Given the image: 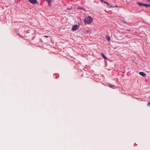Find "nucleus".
Segmentation results:
<instances>
[{
	"instance_id": "f257e3e1",
	"label": "nucleus",
	"mask_w": 150,
	"mask_h": 150,
	"mask_svg": "<svg viewBox=\"0 0 150 150\" xmlns=\"http://www.w3.org/2000/svg\"><path fill=\"white\" fill-rule=\"evenodd\" d=\"M93 18L90 16L86 17L83 20L84 23L86 24H90L93 22Z\"/></svg>"
},
{
	"instance_id": "f03ea898",
	"label": "nucleus",
	"mask_w": 150,
	"mask_h": 150,
	"mask_svg": "<svg viewBox=\"0 0 150 150\" xmlns=\"http://www.w3.org/2000/svg\"><path fill=\"white\" fill-rule=\"evenodd\" d=\"M79 26L75 25L73 26L72 30L73 31H75L77 30Z\"/></svg>"
},
{
	"instance_id": "7ed1b4c3",
	"label": "nucleus",
	"mask_w": 150,
	"mask_h": 150,
	"mask_svg": "<svg viewBox=\"0 0 150 150\" xmlns=\"http://www.w3.org/2000/svg\"><path fill=\"white\" fill-rule=\"evenodd\" d=\"M29 1L32 4H35L37 3V0H29Z\"/></svg>"
},
{
	"instance_id": "20e7f679",
	"label": "nucleus",
	"mask_w": 150,
	"mask_h": 150,
	"mask_svg": "<svg viewBox=\"0 0 150 150\" xmlns=\"http://www.w3.org/2000/svg\"><path fill=\"white\" fill-rule=\"evenodd\" d=\"M139 74L140 75L144 77H145L146 76V74L145 73L142 72H139Z\"/></svg>"
},
{
	"instance_id": "39448f33",
	"label": "nucleus",
	"mask_w": 150,
	"mask_h": 150,
	"mask_svg": "<svg viewBox=\"0 0 150 150\" xmlns=\"http://www.w3.org/2000/svg\"><path fill=\"white\" fill-rule=\"evenodd\" d=\"M101 54L102 57H103V58L106 59H107V58L105 56L104 54L103 53H101Z\"/></svg>"
},
{
	"instance_id": "423d86ee",
	"label": "nucleus",
	"mask_w": 150,
	"mask_h": 150,
	"mask_svg": "<svg viewBox=\"0 0 150 150\" xmlns=\"http://www.w3.org/2000/svg\"><path fill=\"white\" fill-rule=\"evenodd\" d=\"M106 38H107V40L108 41H109L110 40V38L109 37V36L108 35H106Z\"/></svg>"
},
{
	"instance_id": "0eeeda50",
	"label": "nucleus",
	"mask_w": 150,
	"mask_h": 150,
	"mask_svg": "<svg viewBox=\"0 0 150 150\" xmlns=\"http://www.w3.org/2000/svg\"><path fill=\"white\" fill-rule=\"evenodd\" d=\"M108 86L109 87L111 88H113V87H114V85H112L111 84H109Z\"/></svg>"
},
{
	"instance_id": "6e6552de",
	"label": "nucleus",
	"mask_w": 150,
	"mask_h": 150,
	"mask_svg": "<svg viewBox=\"0 0 150 150\" xmlns=\"http://www.w3.org/2000/svg\"><path fill=\"white\" fill-rule=\"evenodd\" d=\"M143 6H145L146 7H148L149 6V4H143Z\"/></svg>"
},
{
	"instance_id": "1a4fd4ad",
	"label": "nucleus",
	"mask_w": 150,
	"mask_h": 150,
	"mask_svg": "<svg viewBox=\"0 0 150 150\" xmlns=\"http://www.w3.org/2000/svg\"><path fill=\"white\" fill-rule=\"evenodd\" d=\"M143 6H145L146 7H148L149 6V4H143Z\"/></svg>"
},
{
	"instance_id": "9d476101",
	"label": "nucleus",
	"mask_w": 150,
	"mask_h": 150,
	"mask_svg": "<svg viewBox=\"0 0 150 150\" xmlns=\"http://www.w3.org/2000/svg\"><path fill=\"white\" fill-rule=\"evenodd\" d=\"M48 1V2L49 5H50V4L52 3V1H49L48 0H47L46 1Z\"/></svg>"
},
{
	"instance_id": "9b49d317",
	"label": "nucleus",
	"mask_w": 150,
	"mask_h": 150,
	"mask_svg": "<svg viewBox=\"0 0 150 150\" xmlns=\"http://www.w3.org/2000/svg\"><path fill=\"white\" fill-rule=\"evenodd\" d=\"M107 4L108 5V8H110V7H113L112 6H110V4L108 3Z\"/></svg>"
},
{
	"instance_id": "f8f14e48",
	"label": "nucleus",
	"mask_w": 150,
	"mask_h": 150,
	"mask_svg": "<svg viewBox=\"0 0 150 150\" xmlns=\"http://www.w3.org/2000/svg\"><path fill=\"white\" fill-rule=\"evenodd\" d=\"M137 4H139L140 6H143V4L142 3H141L138 2L137 3Z\"/></svg>"
},
{
	"instance_id": "ddd939ff",
	"label": "nucleus",
	"mask_w": 150,
	"mask_h": 150,
	"mask_svg": "<svg viewBox=\"0 0 150 150\" xmlns=\"http://www.w3.org/2000/svg\"><path fill=\"white\" fill-rule=\"evenodd\" d=\"M103 2L105 4H107L108 3V2H106V1H103Z\"/></svg>"
},
{
	"instance_id": "4468645a",
	"label": "nucleus",
	"mask_w": 150,
	"mask_h": 150,
	"mask_svg": "<svg viewBox=\"0 0 150 150\" xmlns=\"http://www.w3.org/2000/svg\"><path fill=\"white\" fill-rule=\"evenodd\" d=\"M150 105V102H149L148 103L147 105L148 106H149Z\"/></svg>"
},
{
	"instance_id": "2eb2a0df",
	"label": "nucleus",
	"mask_w": 150,
	"mask_h": 150,
	"mask_svg": "<svg viewBox=\"0 0 150 150\" xmlns=\"http://www.w3.org/2000/svg\"><path fill=\"white\" fill-rule=\"evenodd\" d=\"M45 37L46 38H48L49 37V36H48L46 35H45Z\"/></svg>"
},
{
	"instance_id": "dca6fc26",
	"label": "nucleus",
	"mask_w": 150,
	"mask_h": 150,
	"mask_svg": "<svg viewBox=\"0 0 150 150\" xmlns=\"http://www.w3.org/2000/svg\"><path fill=\"white\" fill-rule=\"evenodd\" d=\"M102 3H103V0H100Z\"/></svg>"
},
{
	"instance_id": "f3484780",
	"label": "nucleus",
	"mask_w": 150,
	"mask_h": 150,
	"mask_svg": "<svg viewBox=\"0 0 150 150\" xmlns=\"http://www.w3.org/2000/svg\"><path fill=\"white\" fill-rule=\"evenodd\" d=\"M148 1L149 2H150V0H146Z\"/></svg>"
},
{
	"instance_id": "a211bd4d",
	"label": "nucleus",
	"mask_w": 150,
	"mask_h": 150,
	"mask_svg": "<svg viewBox=\"0 0 150 150\" xmlns=\"http://www.w3.org/2000/svg\"><path fill=\"white\" fill-rule=\"evenodd\" d=\"M148 7H150V4H149Z\"/></svg>"
},
{
	"instance_id": "6ab92c4d",
	"label": "nucleus",
	"mask_w": 150,
	"mask_h": 150,
	"mask_svg": "<svg viewBox=\"0 0 150 150\" xmlns=\"http://www.w3.org/2000/svg\"><path fill=\"white\" fill-rule=\"evenodd\" d=\"M81 9H83L84 10V9L83 8H81Z\"/></svg>"
}]
</instances>
